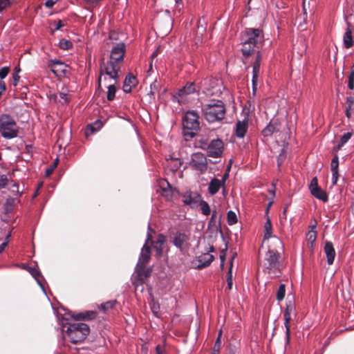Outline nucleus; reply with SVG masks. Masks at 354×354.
Returning <instances> with one entry per match:
<instances>
[{
    "label": "nucleus",
    "instance_id": "14",
    "mask_svg": "<svg viewBox=\"0 0 354 354\" xmlns=\"http://www.w3.org/2000/svg\"><path fill=\"white\" fill-rule=\"evenodd\" d=\"M248 129V114L246 113L243 120H238L236 124L235 135L239 138L245 137Z\"/></svg>",
    "mask_w": 354,
    "mask_h": 354
},
{
    "label": "nucleus",
    "instance_id": "11",
    "mask_svg": "<svg viewBox=\"0 0 354 354\" xmlns=\"http://www.w3.org/2000/svg\"><path fill=\"white\" fill-rule=\"evenodd\" d=\"M182 198L185 205L194 209L199 207L202 197L201 194L196 192L187 191L182 194Z\"/></svg>",
    "mask_w": 354,
    "mask_h": 354
},
{
    "label": "nucleus",
    "instance_id": "42",
    "mask_svg": "<svg viewBox=\"0 0 354 354\" xmlns=\"http://www.w3.org/2000/svg\"><path fill=\"white\" fill-rule=\"evenodd\" d=\"M116 300H111L106 301L102 304H101V308L104 310V312H106L107 310L113 308L114 306L116 304Z\"/></svg>",
    "mask_w": 354,
    "mask_h": 354
},
{
    "label": "nucleus",
    "instance_id": "54",
    "mask_svg": "<svg viewBox=\"0 0 354 354\" xmlns=\"http://www.w3.org/2000/svg\"><path fill=\"white\" fill-rule=\"evenodd\" d=\"M315 187H319V186L318 185V180L317 177H314L310 181L309 185V189L310 192L312 191V189Z\"/></svg>",
    "mask_w": 354,
    "mask_h": 354
},
{
    "label": "nucleus",
    "instance_id": "38",
    "mask_svg": "<svg viewBox=\"0 0 354 354\" xmlns=\"http://www.w3.org/2000/svg\"><path fill=\"white\" fill-rule=\"evenodd\" d=\"M352 133L347 132L343 134L341 138L339 144L337 145V149H339L345 143H346L351 138Z\"/></svg>",
    "mask_w": 354,
    "mask_h": 354
},
{
    "label": "nucleus",
    "instance_id": "5",
    "mask_svg": "<svg viewBox=\"0 0 354 354\" xmlns=\"http://www.w3.org/2000/svg\"><path fill=\"white\" fill-rule=\"evenodd\" d=\"M66 332L73 344L84 341L90 332L89 326L84 323H73L68 326Z\"/></svg>",
    "mask_w": 354,
    "mask_h": 354
},
{
    "label": "nucleus",
    "instance_id": "32",
    "mask_svg": "<svg viewBox=\"0 0 354 354\" xmlns=\"http://www.w3.org/2000/svg\"><path fill=\"white\" fill-rule=\"evenodd\" d=\"M278 129H277V127L274 124H272V122H270L266 128H264L262 131V135L264 137H268L270 136L274 133L275 131H277Z\"/></svg>",
    "mask_w": 354,
    "mask_h": 354
},
{
    "label": "nucleus",
    "instance_id": "46",
    "mask_svg": "<svg viewBox=\"0 0 354 354\" xmlns=\"http://www.w3.org/2000/svg\"><path fill=\"white\" fill-rule=\"evenodd\" d=\"M307 238L308 242L313 243L317 238V232L315 230H310L307 234Z\"/></svg>",
    "mask_w": 354,
    "mask_h": 354
},
{
    "label": "nucleus",
    "instance_id": "2",
    "mask_svg": "<svg viewBox=\"0 0 354 354\" xmlns=\"http://www.w3.org/2000/svg\"><path fill=\"white\" fill-rule=\"evenodd\" d=\"M151 232L154 233V231L151 229L150 224H149L145 244L143 245L141 250L139 259L136 267V270L139 277H142L143 274L145 277H147L151 272V270H147L146 272L145 270L146 265L148 263L151 257V249L150 247L147 245V244L149 242H151L152 244H153Z\"/></svg>",
    "mask_w": 354,
    "mask_h": 354
},
{
    "label": "nucleus",
    "instance_id": "49",
    "mask_svg": "<svg viewBox=\"0 0 354 354\" xmlns=\"http://www.w3.org/2000/svg\"><path fill=\"white\" fill-rule=\"evenodd\" d=\"M348 87L351 90H353L354 88V70L351 71L348 76Z\"/></svg>",
    "mask_w": 354,
    "mask_h": 354
},
{
    "label": "nucleus",
    "instance_id": "3",
    "mask_svg": "<svg viewBox=\"0 0 354 354\" xmlns=\"http://www.w3.org/2000/svg\"><path fill=\"white\" fill-rule=\"evenodd\" d=\"M199 115L196 111H188L183 120V133L186 140L194 138L200 128Z\"/></svg>",
    "mask_w": 354,
    "mask_h": 354
},
{
    "label": "nucleus",
    "instance_id": "48",
    "mask_svg": "<svg viewBox=\"0 0 354 354\" xmlns=\"http://www.w3.org/2000/svg\"><path fill=\"white\" fill-rule=\"evenodd\" d=\"M10 186L9 187V190L14 194H18L19 192L18 185L15 182H14L12 180H10Z\"/></svg>",
    "mask_w": 354,
    "mask_h": 354
},
{
    "label": "nucleus",
    "instance_id": "9",
    "mask_svg": "<svg viewBox=\"0 0 354 354\" xmlns=\"http://www.w3.org/2000/svg\"><path fill=\"white\" fill-rule=\"evenodd\" d=\"M242 41L259 46L263 41L261 30L259 28H246L242 33Z\"/></svg>",
    "mask_w": 354,
    "mask_h": 354
},
{
    "label": "nucleus",
    "instance_id": "18",
    "mask_svg": "<svg viewBox=\"0 0 354 354\" xmlns=\"http://www.w3.org/2000/svg\"><path fill=\"white\" fill-rule=\"evenodd\" d=\"M237 256V254L236 252H233L232 253V256L230 257V267H229V270H228V272L227 273V288L229 290H231L232 288V267H233V261H234V259Z\"/></svg>",
    "mask_w": 354,
    "mask_h": 354
},
{
    "label": "nucleus",
    "instance_id": "8",
    "mask_svg": "<svg viewBox=\"0 0 354 354\" xmlns=\"http://www.w3.org/2000/svg\"><path fill=\"white\" fill-rule=\"evenodd\" d=\"M119 70V64L113 60H109L106 63H104L101 66V75L98 79V88L101 86L102 76L103 74L108 75L116 83L118 79Z\"/></svg>",
    "mask_w": 354,
    "mask_h": 354
},
{
    "label": "nucleus",
    "instance_id": "37",
    "mask_svg": "<svg viewBox=\"0 0 354 354\" xmlns=\"http://www.w3.org/2000/svg\"><path fill=\"white\" fill-rule=\"evenodd\" d=\"M58 46L62 50H69L73 48V43L65 39H60Z\"/></svg>",
    "mask_w": 354,
    "mask_h": 354
},
{
    "label": "nucleus",
    "instance_id": "51",
    "mask_svg": "<svg viewBox=\"0 0 354 354\" xmlns=\"http://www.w3.org/2000/svg\"><path fill=\"white\" fill-rule=\"evenodd\" d=\"M59 324L61 325L62 330L63 331H66L68 326H69V324H71L68 323L67 319L62 317L61 319H59Z\"/></svg>",
    "mask_w": 354,
    "mask_h": 354
},
{
    "label": "nucleus",
    "instance_id": "47",
    "mask_svg": "<svg viewBox=\"0 0 354 354\" xmlns=\"http://www.w3.org/2000/svg\"><path fill=\"white\" fill-rule=\"evenodd\" d=\"M58 159L57 158L53 164H52L48 168L46 169L45 176L48 177L53 172L54 169L57 167Z\"/></svg>",
    "mask_w": 354,
    "mask_h": 354
},
{
    "label": "nucleus",
    "instance_id": "15",
    "mask_svg": "<svg viewBox=\"0 0 354 354\" xmlns=\"http://www.w3.org/2000/svg\"><path fill=\"white\" fill-rule=\"evenodd\" d=\"M125 53V46L122 43L118 44L114 46L111 52V59L115 62L123 59Z\"/></svg>",
    "mask_w": 354,
    "mask_h": 354
},
{
    "label": "nucleus",
    "instance_id": "39",
    "mask_svg": "<svg viewBox=\"0 0 354 354\" xmlns=\"http://www.w3.org/2000/svg\"><path fill=\"white\" fill-rule=\"evenodd\" d=\"M286 294V285L281 284L277 292L276 298L279 301H282L285 297Z\"/></svg>",
    "mask_w": 354,
    "mask_h": 354
},
{
    "label": "nucleus",
    "instance_id": "59",
    "mask_svg": "<svg viewBox=\"0 0 354 354\" xmlns=\"http://www.w3.org/2000/svg\"><path fill=\"white\" fill-rule=\"evenodd\" d=\"M333 175H332V180H333V184L335 185L337 183L338 177H339V171H332Z\"/></svg>",
    "mask_w": 354,
    "mask_h": 354
},
{
    "label": "nucleus",
    "instance_id": "55",
    "mask_svg": "<svg viewBox=\"0 0 354 354\" xmlns=\"http://www.w3.org/2000/svg\"><path fill=\"white\" fill-rule=\"evenodd\" d=\"M221 334H223V332H221V328L218 330V337H217V339H216V343H215V348H217V351H220V344H219V342H220V339L221 338Z\"/></svg>",
    "mask_w": 354,
    "mask_h": 354
},
{
    "label": "nucleus",
    "instance_id": "30",
    "mask_svg": "<svg viewBox=\"0 0 354 354\" xmlns=\"http://www.w3.org/2000/svg\"><path fill=\"white\" fill-rule=\"evenodd\" d=\"M264 236L263 241L268 239L272 236V223L270 218L268 217L265 224H264Z\"/></svg>",
    "mask_w": 354,
    "mask_h": 354
},
{
    "label": "nucleus",
    "instance_id": "31",
    "mask_svg": "<svg viewBox=\"0 0 354 354\" xmlns=\"http://www.w3.org/2000/svg\"><path fill=\"white\" fill-rule=\"evenodd\" d=\"M344 44L345 48H349L353 46V37H352V32L350 28H348L346 29V31L344 33Z\"/></svg>",
    "mask_w": 354,
    "mask_h": 354
},
{
    "label": "nucleus",
    "instance_id": "36",
    "mask_svg": "<svg viewBox=\"0 0 354 354\" xmlns=\"http://www.w3.org/2000/svg\"><path fill=\"white\" fill-rule=\"evenodd\" d=\"M64 64L62 61L56 59H50V60H49V62L48 63V66L50 68L52 72L55 74H56V71H55L56 66H64Z\"/></svg>",
    "mask_w": 354,
    "mask_h": 354
},
{
    "label": "nucleus",
    "instance_id": "53",
    "mask_svg": "<svg viewBox=\"0 0 354 354\" xmlns=\"http://www.w3.org/2000/svg\"><path fill=\"white\" fill-rule=\"evenodd\" d=\"M9 73V68L8 67H3L0 68V78L4 79Z\"/></svg>",
    "mask_w": 354,
    "mask_h": 354
},
{
    "label": "nucleus",
    "instance_id": "24",
    "mask_svg": "<svg viewBox=\"0 0 354 354\" xmlns=\"http://www.w3.org/2000/svg\"><path fill=\"white\" fill-rule=\"evenodd\" d=\"M159 185L162 189V194L166 197L170 196L172 194V189L170 184L165 179H162L159 182Z\"/></svg>",
    "mask_w": 354,
    "mask_h": 354
},
{
    "label": "nucleus",
    "instance_id": "57",
    "mask_svg": "<svg viewBox=\"0 0 354 354\" xmlns=\"http://www.w3.org/2000/svg\"><path fill=\"white\" fill-rule=\"evenodd\" d=\"M353 104H354V97H351V96L347 97L346 100V106H348L349 109H352Z\"/></svg>",
    "mask_w": 354,
    "mask_h": 354
},
{
    "label": "nucleus",
    "instance_id": "4",
    "mask_svg": "<svg viewBox=\"0 0 354 354\" xmlns=\"http://www.w3.org/2000/svg\"><path fill=\"white\" fill-rule=\"evenodd\" d=\"M19 127L15 120L9 114L3 113L0 115V134L6 139L17 138Z\"/></svg>",
    "mask_w": 354,
    "mask_h": 354
},
{
    "label": "nucleus",
    "instance_id": "29",
    "mask_svg": "<svg viewBox=\"0 0 354 354\" xmlns=\"http://www.w3.org/2000/svg\"><path fill=\"white\" fill-rule=\"evenodd\" d=\"M284 318V326L286 328V344L290 343V322L291 321V316L288 315H283Z\"/></svg>",
    "mask_w": 354,
    "mask_h": 354
},
{
    "label": "nucleus",
    "instance_id": "28",
    "mask_svg": "<svg viewBox=\"0 0 354 354\" xmlns=\"http://www.w3.org/2000/svg\"><path fill=\"white\" fill-rule=\"evenodd\" d=\"M29 272L31 275L37 280V283L40 286L41 289L44 291V287L41 283V279H44L40 271L35 268H30Z\"/></svg>",
    "mask_w": 354,
    "mask_h": 354
},
{
    "label": "nucleus",
    "instance_id": "52",
    "mask_svg": "<svg viewBox=\"0 0 354 354\" xmlns=\"http://www.w3.org/2000/svg\"><path fill=\"white\" fill-rule=\"evenodd\" d=\"M158 90V84L156 82V80H155L153 83L150 85V91L149 94L151 95H154L156 91Z\"/></svg>",
    "mask_w": 354,
    "mask_h": 354
},
{
    "label": "nucleus",
    "instance_id": "27",
    "mask_svg": "<svg viewBox=\"0 0 354 354\" xmlns=\"http://www.w3.org/2000/svg\"><path fill=\"white\" fill-rule=\"evenodd\" d=\"M72 317L75 320H90L94 319L96 317V313L95 311H86L84 313H78L75 315H72Z\"/></svg>",
    "mask_w": 354,
    "mask_h": 354
},
{
    "label": "nucleus",
    "instance_id": "13",
    "mask_svg": "<svg viewBox=\"0 0 354 354\" xmlns=\"http://www.w3.org/2000/svg\"><path fill=\"white\" fill-rule=\"evenodd\" d=\"M207 153L212 158L221 157V140L219 138L212 140L207 147Z\"/></svg>",
    "mask_w": 354,
    "mask_h": 354
},
{
    "label": "nucleus",
    "instance_id": "40",
    "mask_svg": "<svg viewBox=\"0 0 354 354\" xmlns=\"http://www.w3.org/2000/svg\"><path fill=\"white\" fill-rule=\"evenodd\" d=\"M199 207H201V212L203 214L207 216L210 214V208L207 202L201 199V203L199 204Z\"/></svg>",
    "mask_w": 354,
    "mask_h": 354
},
{
    "label": "nucleus",
    "instance_id": "44",
    "mask_svg": "<svg viewBox=\"0 0 354 354\" xmlns=\"http://www.w3.org/2000/svg\"><path fill=\"white\" fill-rule=\"evenodd\" d=\"M10 180L6 175H0V189L5 188L9 183Z\"/></svg>",
    "mask_w": 354,
    "mask_h": 354
},
{
    "label": "nucleus",
    "instance_id": "61",
    "mask_svg": "<svg viewBox=\"0 0 354 354\" xmlns=\"http://www.w3.org/2000/svg\"><path fill=\"white\" fill-rule=\"evenodd\" d=\"M153 248L155 249L158 256H160L162 254V246H160L159 245H154Z\"/></svg>",
    "mask_w": 354,
    "mask_h": 354
},
{
    "label": "nucleus",
    "instance_id": "16",
    "mask_svg": "<svg viewBox=\"0 0 354 354\" xmlns=\"http://www.w3.org/2000/svg\"><path fill=\"white\" fill-rule=\"evenodd\" d=\"M324 250L326 255L328 264L332 265L335 257V250L333 243L330 241H326L325 243Z\"/></svg>",
    "mask_w": 354,
    "mask_h": 354
},
{
    "label": "nucleus",
    "instance_id": "58",
    "mask_svg": "<svg viewBox=\"0 0 354 354\" xmlns=\"http://www.w3.org/2000/svg\"><path fill=\"white\" fill-rule=\"evenodd\" d=\"M165 237L162 234H159L158 237L157 239V241L156 242V245H159L160 246H162L163 243H165Z\"/></svg>",
    "mask_w": 354,
    "mask_h": 354
},
{
    "label": "nucleus",
    "instance_id": "1",
    "mask_svg": "<svg viewBox=\"0 0 354 354\" xmlns=\"http://www.w3.org/2000/svg\"><path fill=\"white\" fill-rule=\"evenodd\" d=\"M221 91L219 88H216V91H212L210 88L207 89V95H215L218 98H212L209 103L205 104L203 108V114L205 120L209 123H214L221 120V100H220Z\"/></svg>",
    "mask_w": 354,
    "mask_h": 354
},
{
    "label": "nucleus",
    "instance_id": "35",
    "mask_svg": "<svg viewBox=\"0 0 354 354\" xmlns=\"http://www.w3.org/2000/svg\"><path fill=\"white\" fill-rule=\"evenodd\" d=\"M227 221L230 225H234L237 223V216H236V214L234 211L230 210L227 212Z\"/></svg>",
    "mask_w": 354,
    "mask_h": 354
},
{
    "label": "nucleus",
    "instance_id": "33",
    "mask_svg": "<svg viewBox=\"0 0 354 354\" xmlns=\"http://www.w3.org/2000/svg\"><path fill=\"white\" fill-rule=\"evenodd\" d=\"M115 84V83L114 82L113 84H110L106 86L108 88L106 97L109 101H113L115 99L116 93Z\"/></svg>",
    "mask_w": 354,
    "mask_h": 354
},
{
    "label": "nucleus",
    "instance_id": "43",
    "mask_svg": "<svg viewBox=\"0 0 354 354\" xmlns=\"http://www.w3.org/2000/svg\"><path fill=\"white\" fill-rule=\"evenodd\" d=\"M338 167H339V158H338V156L337 154H335L331 160V163H330L331 171H337V170H338Z\"/></svg>",
    "mask_w": 354,
    "mask_h": 354
},
{
    "label": "nucleus",
    "instance_id": "17",
    "mask_svg": "<svg viewBox=\"0 0 354 354\" xmlns=\"http://www.w3.org/2000/svg\"><path fill=\"white\" fill-rule=\"evenodd\" d=\"M137 79L134 75H127L124 80L123 84L124 92L127 93H130L132 90V88L135 87L137 85Z\"/></svg>",
    "mask_w": 354,
    "mask_h": 354
},
{
    "label": "nucleus",
    "instance_id": "22",
    "mask_svg": "<svg viewBox=\"0 0 354 354\" xmlns=\"http://www.w3.org/2000/svg\"><path fill=\"white\" fill-rule=\"evenodd\" d=\"M256 48L259 46L253 44H248V42L242 41L241 52L245 57H248L256 51Z\"/></svg>",
    "mask_w": 354,
    "mask_h": 354
},
{
    "label": "nucleus",
    "instance_id": "25",
    "mask_svg": "<svg viewBox=\"0 0 354 354\" xmlns=\"http://www.w3.org/2000/svg\"><path fill=\"white\" fill-rule=\"evenodd\" d=\"M196 91V87L194 82L187 83L184 87L180 88L178 93L179 96H184L194 93Z\"/></svg>",
    "mask_w": 354,
    "mask_h": 354
},
{
    "label": "nucleus",
    "instance_id": "6",
    "mask_svg": "<svg viewBox=\"0 0 354 354\" xmlns=\"http://www.w3.org/2000/svg\"><path fill=\"white\" fill-rule=\"evenodd\" d=\"M279 253L274 250L269 249L264 258V268L272 277H278L281 274L279 268Z\"/></svg>",
    "mask_w": 354,
    "mask_h": 354
},
{
    "label": "nucleus",
    "instance_id": "34",
    "mask_svg": "<svg viewBox=\"0 0 354 354\" xmlns=\"http://www.w3.org/2000/svg\"><path fill=\"white\" fill-rule=\"evenodd\" d=\"M232 164V160L230 159L229 160V163L227 165V167L225 169V172L224 175H223V196H225L226 194V192L224 188V184H225V181L229 176V172L230 171Z\"/></svg>",
    "mask_w": 354,
    "mask_h": 354
},
{
    "label": "nucleus",
    "instance_id": "60",
    "mask_svg": "<svg viewBox=\"0 0 354 354\" xmlns=\"http://www.w3.org/2000/svg\"><path fill=\"white\" fill-rule=\"evenodd\" d=\"M156 354H165V348L162 346L158 345L156 347Z\"/></svg>",
    "mask_w": 354,
    "mask_h": 354
},
{
    "label": "nucleus",
    "instance_id": "56",
    "mask_svg": "<svg viewBox=\"0 0 354 354\" xmlns=\"http://www.w3.org/2000/svg\"><path fill=\"white\" fill-rule=\"evenodd\" d=\"M286 158L283 153H281L277 157V166L279 168Z\"/></svg>",
    "mask_w": 354,
    "mask_h": 354
},
{
    "label": "nucleus",
    "instance_id": "63",
    "mask_svg": "<svg viewBox=\"0 0 354 354\" xmlns=\"http://www.w3.org/2000/svg\"><path fill=\"white\" fill-rule=\"evenodd\" d=\"M252 92H253V94L254 95L256 93L257 88L258 80L252 79Z\"/></svg>",
    "mask_w": 354,
    "mask_h": 354
},
{
    "label": "nucleus",
    "instance_id": "7",
    "mask_svg": "<svg viewBox=\"0 0 354 354\" xmlns=\"http://www.w3.org/2000/svg\"><path fill=\"white\" fill-rule=\"evenodd\" d=\"M188 165L189 167L194 171L197 174H203L207 170V158L204 153L201 152H196L191 156V159Z\"/></svg>",
    "mask_w": 354,
    "mask_h": 354
},
{
    "label": "nucleus",
    "instance_id": "23",
    "mask_svg": "<svg viewBox=\"0 0 354 354\" xmlns=\"http://www.w3.org/2000/svg\"><path fill=\"white\" fill-rule=\"evenodd\" d=\"M221 187V180L216 178H214L211 180L209 184L208 192L211 195H214L218 192Z\"/></svg>",
    "mask_w": 354,
    "mask_h": 354
},
{
    "label": "nucleus",
    "instance_id": "45",
    "mask_svg": "<svg viewBox=\"0 0 354 354\" xmlns=\"http://www.w3.org/2000/svg\"><path fill=\"white\" fill-rule=\"evenodd\" d=\"M15 0H0V12L9 7Z\"/></svg>",
    "mask_w": 354,
    "mask_h": 354
},
{
    "label": "nucleus",
    "instance_id": "62",
    "mask_svg": "<svg viewBox=\"0 0 354 354\" xmlns=\"http://www.w3.org/2000/svg\"><path fill=\"white\" fill-rule=\"evenodd\" d=\"M12 77H13V85L15 86H17V84L19 80L20 76L19 75V74H17V73H13Z\"/></svg>",
    "mask_w": 354,
    "mask_h": 354
},
{
    "label": "nucleus",
    "instance_id": "50",
    "mask_svg": "<svg viewBox=\"0 0 354 354\" xmlns=\"http://www.w3.org/2000/svg\"><path fill=\"white\" fill-rule=\"evenodd\" d=\"M55 25V28L51 30V34L53 35L55 31L59 30L61 28L64 26V24L62 23L61 20L55 21L53 22Z\"/></svg>",
    "mask_w": 354,
    "mask_h": 354
},
{
    "label": "nucleus",
    "instance_id": "21",
    "mask_svg": "<svg viewBox=\"0 0 354 354\" xmlns=\"http://www.w3.org/2000/svg\"><path fill=\"white\" fill-rule=\"evenodd\" d=\"M15 199L9 197L6 200L3 205V212L4 216L10 215L13 212L14 206H15Z\"/></svg>",
    "mask_w": 354,
    "mask_h": 354
},
{
    "label": "nucleus",
    "instance_id": "64",
    "mask_svg": "<svg viewBox=\"0 0 354 354\" xmlns=\"http://www.w3.org/2000/svg\"><path fill=\"white\" fill-rule=\"evenodd\" d=\"M59 97L61 99L64 100V102H68L69 101V98L68 97V95L66 93L61 92L59 93Z\"/></svg>",
    "mask_w": 354,
    "mask_h": 354
},
{
    "label": "nucleus",
    "instance_id": "41",
    "mask_svg": "<svg viewBox=\"0 0 354 354\" xmlns=\"http://www.w3.org/2000/svg\"><path fill=\"white\" fill-rule=\"evenodd\" d=\"M295 306L292 301L286 302V309L283 312V315H288L291 316V314L295 311Z\"/></svg>",
    "mask_w": 354,
    "mask_h": 354
},
{
    "label": "nucleus",
    "instance_id": "10",
    "mask_svg": "<svg viewBox=\"0 0 354 354\" xmlns=\"http://www.w3.org/2000/svg\"><path fill=\"white\" fill-rule=\"evenodd\" d=\"M171 243L183 252L190 246V238L186 233L178 231L174 234Z\"/></svg>",
    "mask_w": 354,
    "mask_h": 354
},
{
    "label": "nucleus",
    "instance_id": "19",
    "mask_svg": "<svg viewBox=\"0 0 354 354\" xmlns=\"http://www.w3.org/2000/svg\"><path fill=\"white\" fill-rule=\"evenodd\" d=\"M262 57L259 51L257 52L256 59L252 66V79L258 80Z\"/></svg>",
    "mask_w": 354,
    "mask_h": 354
},
{
    "label": "nucleus",
    "instance_id": "12",
    "mask_svg": "<svg viewBox=\"0 0 354 354\" xmlns=\"http://www.w3.org/2000/svg\"><path fill=\"white\" fill-rule=\"evenodd\" d=\"M213 259V255L207 252L197 257L194 261L193 264L196 268L200 270L208 266Z\"/></svg>",
    "mask_w": 354,
    "mask_h": 354
},
{
    "label": "nucleus",
    "instance_id": "26",
    "mask_svg": "<svg viewBox=\"0 0 354 354\" xmlns=\"http://www.w3.org/2000/svg\"><path fill=\"white\" fill-rule=\"evenodd\" d=\"M205 24L206 22L205 21V19L203 18L198 19L196 30V36L198 37V39H201L206 32Z\"/></svg>",
    "mask_w": 354,
    "mask_h": 354
},
{
    "label": "nucleus",
    "instance_id": "20",
    "mask_svg": "<svg viewBox=\"0 0 354 354\" xmlns=\"http://www.w3.org/2000/svg\"><path fill=\"white\" fill-rule=\"evenodd\" d=\"M310 193L313 196H315V198L320 201H322L323 202H327L328 200L327 193L325 191H324L320 187L313 188Z\"/></svg>",
    "mask_w": 354,
    "mask_h": 354
}]
</instances>
